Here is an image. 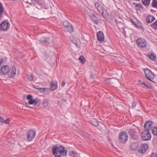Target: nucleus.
Segmentation results:
<instances>
[{
  "label": "nucleus",
  "instance_id": "36",
  "mask_svg": "<svg viewBox=\"0 0 157 157\" xmlns=\"http://www.w3.org/2000/svg\"><path fill=\"white\" fill-rule=\"evenodd\" d=\"M72 41L77 47H78L77 42L76 40H72Z\"/></svg>",
  "mask_w": 157,
  "mask_h": 157
},
{
  "label": "nucleus",
  "instance_id": "4",
  "mask_svg": "<svg viewBox=\"0 0 157 157\" xmlns=\"http://www.w3.org/2000/svg\"><path fill=\"white\" fill-rule=\"evenodd\" d=\"M141 136L142 139L144 140H150L151 138V135L149 130L145 129L141 133Z\"/></svg>",
  "mask_w": 157,
  "mask_h": 157
},
{
  "label": "nucleus",
  "instance_id": "28",
  "mask_svg": "<svg viewBox=\"0 0 157 157\" xmlns=\"http://www.w3.org/2000/svg\"><path fill=\"white\" fill-rule=\"evenodd\" d=\"M101 13L103 16L105 18H107L108 17V13L104 10V9L101 12Z\"/></svg>",
  "mask_w": 157,
  "mask_h": 157
},
{
  "label": "nucleus",
  "instance_id": "18",
  "mask_svg": "<svg viewBox=\"0 0 157 157\" xmlns=\"http://www.w3.org/2000/svg\"><path fill=\"white\" fill-rule=\"evenodd\" d=\"M139 144L138 143H132L131 146V149L133 151H136L138 147Z\"/></svg>",
  "mask_w": 157,
  "mask_h": 157
},
{
  "label": "nucleus",
  "instance_id": "43",
  "mask_svg": "<svg viewBox=\"0 0 157 157\" xmlns=\"http://www.w3.org/2000/svg\"><path fill=\"white\" fill-rule=\"evenodd\" d=\"M66 102L65 100L64 99H61V101H59V103L62 102V103H63V102Z\"/></svg>",
  "mask_w": 157,
  "mask_h": 157
},
{
  "label": "nucleus",
  "instance_id": "24",
  "mask_svg": "<svg viewBox=\"0 0 157 157\" xmlns=\"http://www.w3.org/2000/svg\"><path fill=\"white\" fill-rule=\"evenodd\" d=\"M49 105L48 101L47 99H44L43 103V105L44 107H45L48 106Z\"/></svg>",
  "mask_w": 157,
  "mask_h": 157
},
{
  "label": "nucleus",
  "instance_id": "42",
  "mask_svg": "<svg viewBox=\"0 0 157 157\" xmlns=\"http://www.w3.org/2000/svg\"><path fill=\"white\" fill-rule=\"evenodd\" d=\"M4 121V119L3 118L0 116V122L3 123Z\"/></svg>",
  "mask_w": 157,
  "mask_h": 157
},
{
  "label": "nucleus",
  "instance_id": "44",
  "mask_svg": "<svg viewBox=\"0 0 157 157\" xmlns=\"http://www.w3.org/2000/svg\"><path fill=\"white\" fill-rule=\"evenodd\" d=\"M5 61L4 59H1L0 60V66L1 64L3 63V62Z\"/></svg>",
  "mask_w": 157,
  "mask_h": 157
},
{
  "label": "nucleus",
  "instance_id": "11",
  "mask_svg": "<svg viewBox=\"0 0 157 157\" xmlns=\"http://www.w3.org/2000/svg\"><path fill=\"white\" fill-rule=\"evenodd\" d=\"M97 37L98 41L101 43L104 40L105 37L104 33L101 31H99L97 33Z\"/></svg>",
  "mask_w": 157,
  "mask_h": 157
},
{
  "label": "nucleus",
  "instance_id": "13",
  "mask_svg": "<svg viewBox=\"0 0 157 157\" xmlns=\"http://www.w3.org/2000/svg\"><path fill=\"white\" fill-rule=\"evenodd\" d=\"M10 73L9 75V77L10 78L14 77L16 74V71L15 67H14L12 66L11 68L10 69Z\"/></svg>",
  "mask_w": 157,
  "mask_h": 157
},
{
  "label": "nucleus",
  "instance_id": "31",
  "mask_svg": "<svg viewBox=\"0 0 157 157\" xmlns=\"http://www.w3.org/2000/svg\"><path fill=\"white\" fill-rule=\"evenodd\" d=\"M114 79L113 78H107L105 80V81L108 82L110 83H113V81Z\"/></svg>",
  "mask_w": 157,
  "mask_h": 157
},
{
  "label": "nucleus",
  "instance_id": "14",
  "mask_svg": "<svg viewBox=\"0 0 157 157\" xmlns=\"http://www.w3.org/2000/svg\"><path fill=\"white\" fill-rule=\"evenodd\" d=\"M153 123L152 121H147L144 125L145 129L149 130L150 128L151 127Z\"/></svg>",
  "mask_w": 157,
  "mask_h": 157
},
{
  "label": "nucleus",
  "instance_id": "3",
  "mask_svg": "<svg viewBox=\"0 0 157 157\" xmlns=\"http://www.w3.org/2000/svg\"><path fill=\"white\" fill-rule=\"evenodd\" d=\"M146 77L149 80L154 82L152 79L155 78L154 74L149 69L146 68L144 69Z\"/></svg>",
  "mask_w": 157,
  "mask_h": 157
},
{
  "label": "nucleus",
  "instance_id": "40",
  "mask_svg": "<svg viewBox=\"0 0 157 157\" xmlns=\"http://www.w3.org/2000/svg\"><path fill=\"white\" fill-rule=\"evenodd\" d=\"M150 157H157V154L156 153H152L151 154Z\"/></svg>",
  "mask_w": 157,
  "mask_h": 157
},
{
  "label": "nucleus",
  "instance_id": "12",
  "mask_svg": "<svg viewBox=\"0 0 157 157\" xmlns=\"http://www.w3.org/2000/svg\"><path fill=\"white\" fill-rule=\"evenodd\" d=\"M9 27V23L6 21H3L1 24L0 28L2 30H6Z\"/></svg>",
  "mask_w": 157,
  "mask_h": 157
},
{
  "label": "nucleus",
  "instance_id": "16",
  "mask_svg": "<svg viewBox=\"0 0 157 157\" xmlns=\"http://www.w3.org/2000/svg\"><path fill=\"white\" fill-rule=\"evenodd\" d=\"M94 4L95 6L96 7L99 12L100 13H101V12L103 11L104 9L103 7L97 2H95Z\"/></svg>",
  "mask_w": 157,
  "mask_h": 157
},
{
  "label": "nucleus",
  "instance_id": "27",
  "mask_svg": "<svg viewBox=\"0 0 157 157\" xmlns=\"http://www.w3.org/2000/svg\"><path fill=\"white\" fill-rule=\"evenodd\" d=\"M90 123L92 124L95 126H97L99 125L98 122L95 120L93 121L91 120Z\"/></svg>",
  "mask_w": 157,
  "mask_h": 157
},
{
  "label": "nucleus",
  "instance_id": "15",
  "mask_svg": "<svg viewBox=\"0 0 157 157\" xmlns=\"http://www.w3.org/2000/svg\"><path fill=\"white\" fill-rule=\"evenodd\" d=\"M155 19L154 16L149 15L147 17L146 20L147 23H150L153 21Z\"/></svg>",
  "mask_w": 157,
  "mask_h": 157
},
{
  "label": "nucleus",
  "instance_id": "7",
  "mask_svg": "<svg viewBox=\"0 0 157 157\" xmlns=\"http://www.w3.org/2000/svg\"><path fill=\"white\" fill-rule=\"evenodd\" d=\"M128 133L132 139L137 140L139 138L138 136L136 134V132L134 129H130L128 131Z\"/></svg>",
  "mask_w": 157,
  "mask_h": 157
},
{
  "label": "nucleus",
  "instance_id": "2",
  "mask_svg": "<svg viewBox=\"0 0 157 157\" xmlns=\"http://www.w3.org/2000/svg\"><path fill=\"white\" fill-rule=\"evenodd\" d=\"M118 139L119 142L125 143L128 139L127 133L124 132H120L119 134Z\"/></svg>",
  "mask_w": 157,
  "mask_h": 157
},
{
  "label": "nucleus",
  "instance_id": "10",
  "mask_svg": "<svg viewBox=\"0 0 157 157\" xmlns=\"http://www.w3.org/2000/svg\"><path fill=\"white\" fill-rule=\"evenodd\" d=\"M10 71V68L8 66L5 65L1 69L0 73L2 75L6 74Z\"/></svg>",
  "mask_w": 157,
  "mask_h": 157
},
{
  "label": "nucleus",
  "instance_id": "30",
  "mask_svg": "<svg viewBox=\"0 0 157 157\" xmlns=\"http://www.w3.org/2000/svg\"><path fill=\"white\" fill-rule=\"evenodd\" d=\"M151 26L155 29H157V20L151 25Z\"/></svg>",
  "mask_w": 157,
  "mask_h": 157
},
{
  "label": "nucleus",
  "instance_id": "39",
  "mask_svg": "<svg viewBox=\"0 0 157 157\" xmlns=\"http://www.w3.org/2000/svg\"><path fill=\"white\" fill-rule=\"evenodd\" d=\"M28 78L31 81H32L33 80V77L32 75L29 76Z\"/></svg>",
  "mask_w": 157,
  "mask_h": 157
},
{
  "label": "nucleus",
  "instance_id": "25",
  "mask_svg": "<svg viewBox=\"0 0 157 157\" xmlns=\"http://www.w3.org/2000/svg\"><path fill=\"white\" fill-rule=\"evenodd\" d=\"M69 154L70 155H73L74 157H77L78 155V154L76 153L74 151H72L71 152H69Z\"/></svg>",
  "mask_w": 157,
  "mask_h": 157
},
{
  "label": "nucleus",
  "instance_id": "48",
  "mask_svg": "<svg viewBox=\"0 0 157 157\" xmlns=\"http://www.w3.org/2000/svg\"><path fill=\"white\" fill-rule=\"evenodd\" d=\"M90 77L92 78H93V75H91L90 76Z\"/></svg>",
  "mask_w": 157,
  "mask_h": 157
},
{
  "label": "nucleus",
  "instance_id": "47",
  "mask_svg": "<svg viewBox=\"0 0 157 157\" xmlns=\"http://www.w3.org/2000/svg\"><path fill=\"white\" fill-rule=\"evenodd\" d=\"M32 1H38V0H31Z\"/></svg>",
  "mask_w": 157,
  "mask_h": 157
},
{
  "label": "nucleus",
  "instance_id": "29",
  "mask_svg": "<svg viewBox=\"0 0 157 157\" xmlns=\"http://www.w3.org/2000/svg\"><path fill=\"white\" fill-rule=\"evenodd\" d=\"M151 5L153 7L157 8V0H153L151 3Z\"/></svg>",
  "mask_w": 157,
  "mask_h": 157
},
{
  "label": "nucleus",
  "instance_id": "46",
  "mask_svg": "<svg viewBox=\"0 0 157 157\" xmlns=\"http://www.w3.org/2000/svg\"><path fill=\"white\" fill-rule=\"evenodd\" d=\"M65 85V82H64V81H63L61 83L62 86H64Z\"/></svg>",
  "mask_w": 157,
  "mask_h": 157
},
{
  "label": "nucleus",
  "instance_id": "35",
  "mask_svg": "<svg viewBox=\"0 0 157 157\" xmlns=\"http://www.w3.org/2000/svg\"><path fill=\"white\" fill-rule=\"evenodd\" d=\"M3 123H5V124H8L10 123V121L9 118H7L5 121L4 120V121L3 122Z\"/></svg>",
  "mask_w": 157,
  "mask_h": 157
},
{
  "label": "nucleus",
  "instance_id": "34",
  "mask_svg": "<svg viewBox=\"0 0 157 157\" xmlns=\"http://www.w3.org/2000/svg\"><path fill=\"white\" fill-rule=\"evenodd\" d=\"M136 6L137 7V9L139 10H140L142 8V5L140 3L136 4Z\"/></svg>",
  "mask_w": 157,
  "mask_h": 157
},
{
  "label": "nucleus",
  "instance_id": "41",
  "mask_svg": "<svg viewBox=\"0 0 157 157\" xmlns=\"http://www.w3.org/2000/svg\"><path fill=\"white\" fill-rule=\"evenodd\" d=\"M142 84L145 86L147 88H149L150 87L148 85H147L145 82H143L142 83Z\"/></svg>",
  "mask_w": 157,
  "mask_h": 157
},
{
  "label": "nucleus",
  "instance_id": "5",
  "mask_svg": "<svg viewBox=\"0 0 157 157\" xmlns=\"http://www.w3.org/2000/svg\"><path fill=\"white\" fill-rule=\"evenodd\" d=\"M136 43L139 47L143 48L146 46L147 42L144 39L139 38L137 40Z\"/></svg>",
  "mask_w": 157,
  "mask_h": 157
},
{
  "label": "nucleus",
  "instance_id": "8",
  "mask_svg": "<svg viewBox=\"0 0 157 157\" xmlns=\"http://www.w3.org/2000/svg\"><path fill=\"white\" fill-rule=\"evenodd\" d=\"M148 149V146L147 144H143L140 146L138 150V152L140 153L144 154L146 152Z\"/></svg>",
  "mask_w": 157,
  "mask_h": 157
},
{
  "label": "nucleus",
  "instance_id": "9",
  "mask_svg": "<svg viewBox=\"0 0 157 157\" xmlns=\"http://www.w3.org/2000/svg\"><path fill=\"white\" fill-rule=\"evenodd\" d=\"M65 31L71 33L74 31V29L71 24L70 23L67 22V24L64 25Z\"/></svg>",
  "mask_w": 157,
  "mask_h": 157
},
{
  "label": "nucleus",
  "instance_id": "38",
  "mask_svg": "<svg viewBox=\"0 0 157 157\" xmlns=\"http://www.w3.org/2000/svg\"><path fill=\"white\" fill-rule=\"evenodd\" d=\"M32 95L30 94L28 95L27 97V98L28 100H30L31 99H32Z\"/></svg>",
  "mask_w": 157,
  "mask_h": 157
},
{
  "label": "nucleus",
  "instance_id": "20",
  "mask_svg": "<svg viewBox=\"0 0 157 157\" xmlns=\"http://www.w3.org/2000/svg\"><path fill=\"white\" fill-rule=\"evenodd\" d=\"M91 17L93 21L95 24H97L99 21L98 19L94 14H92Z\"/></svg>",
  "mask_w": 157,
  "mask_h": 157
},
{
  "label": "nucleus",
  "instance_id": "1",
  "mask_svg": "<svg viewBox=\"0 0 157 157\" xmlns=\"http://www.w3.org/2000/svg\"><path fill=\"white\" fill-rule=\"evenodd\" d=\"M52 151L53 155H55V157H61L62 155H65L67 153L64 147L62 146H59L58 147L56 146H53Z\"/></svg>",
  "mask_w": 157,
  "mask_h": 157
},
{
  "label": "nucleus",
  "instance_id": "21",
  "mask_svg": "<svg viewBox=\"0 0 157 157\" xmlns=\"http://www.w3.org/2000/svg\"><path fill=\"white\" fill-rule=\"evenodd\" d=\"M4 9L2 3L0 2V17H1L4 12Z\"/></svg>",
  "mask_w": 157,
  "mask_h": 157
},
{
  "label": "nucleus",
  "instance_id": "32",
  "mask_svg": "<svg viewBox=\"0 0 157 157\" xmlns=\"http://www.w3.org/2000/svg\"><path fill=\"white\" fill-rule=\"evenodd\" d=\"M152 133L155 135L157 136V127L153 128L152 130Z\"/></svg>",
  "mask_w": 157,
  "mask_h": 157
},
{
  "label": "nucleus",
  "instance_id": "49",
  "mask_svg": "<svg viewBox=\"0 0 157 157\" xmlns=\"http://www.w3.org/2000/svg\"><path fill=\"white\" fill-rule=\"evenodd\" d=\"M133 24H134V25H135L136 26H137V25L135 24H134V23H133Z\"/></svg>",
  "mask_w": 157,
  "mask_h": 157
},
{
  "label": "nucleus",
  "instance_id": "33",
  "mask_svg": "<svg viewBox=\"0 0 157 157\" xmlns=\"http://www.w3.org/2000/svg\"><path fill=\"white\" fill-rule=\"evenodd\" d=\"M79 59L82 63H83L85 61V58L83 56H81L80 57Z\"/></svg>",
  "mask_w": 157,
  "mask_h": 157
},
{
  "label": "nucleus",
  "instance_id": "22",
  "mask_svg": "<svg viewBox=\"0 0 157 157\" xmlns=\"http://www.w3.org/2000/svg\"><path fill=\"white\" fill-rule=\"evenodd\" d=\"M28 103L29 105H36L37 104V102L36 99L34 100L32 99L29 101Z\"/></svg>",
  "mask_w": 157,
  "mask_h": 157
},
{
  "label": "nucleus",
  "instance_id": "45",
  "mask_svg": "<svg viewBox=\"0 0 157 157\" xmlns=\"http://www.w3.org/2000/svg\"><path fill=\"white\" fill-rule=\"evenodd\" d=\"M39 89H40V90L42 91H45V88H38Z\"/></svg>",
  "mask_w": 157,
  "mask_h": 157
},
{
  "label": "nucleus",
  "instance_id": "19",
  "mask_svg": "<svg viewBox=\"0 0 157 157\" xmlns=\"http://www.w3.org/2000/svg\"><path fill=\"white\" fill-rule=\"evenodd\" d=\"M50 38H48L46 39L44 37H43L40 39V41L42 43L46 42L48 44H50L52 42V41L51 40V41H50Z\"/></svg>",
  "mask_w": 157,
  "mask_h": 157
},
{
  "label": "nucleus",
  "instance_id": "23",
  "mask_svg": "<svg viewBox=\"0 0 157 157\" xmlns=\"http://www.w3.org/2000/svg\"><path fill=\"white\" fill-rule=\"evenodd\" d=\"M142 3L145 6H148L150 2V0H142Z\"/></svg>",
  "mask_w": 157,
  "mask_h": 157
},
{
  "label": "nucleus",
  "instance_id": "6",
  "mask_svg": "<svg viewBox=\"0 0 157 157\" xmlns=\"http://www.w3.org/2000/svg\"><path fill=\"white\" fill-rule=\"evenodd\" d=\"M35 132L33 130L29 131L27 133V139L29 141H32L35 137Z\"/></svg>",
  "mask_w": 157,
  "mask_h": 157
},
{
  "label": "nucleus",
  "instance_id": "50",
  "mask_svg": "<svg viewBox=\"0 0 157 157\" xmlns=\"http://www.w3.org/2000/svg\"><path fill=\"white\" fill-rule=\"evenodd\" d=\"M136 1H140V0H136Z\"/></svg>",
  "mask_w": 157,
  "mask_h": 157
},
{
  "label": "nucleus",
  "instance_id": "37",
  "mask_svg": "<svg viewBox=\"0 0 157 157\" xmlns=\"http://www.w3.org/2000/svg\"><path fill=\"white\" fill-rule=\"evenodd\" d=\"M136 103L135 101L133 102V103L132 104V105L131 106V108L132 109L134 108L136 105Z\"/></svg>",
  "mask_w": 157,
  "mask_h": 157
},
{
  "label": "nucleus",
  "instance_id": "17",
  "mask_svg": "<svg viewBox=\"0 0 157 157\" xmlns=\"http://www.w3.org/2000/svg\"><path fill=\"white\" fill-rule=\"evenodd\" d=\"M58 87L57 83L56 82H52L50 85L51 90H55L57 89Z\"/></svg>",
  "mask_w": 157,
  "mask_h": 157
},
{
  "label": "nucleus",
  "instance_id": "26",
  "mask_svg": "<svg viewBox=\"0 0 157 157\" xmlns=\"http://www.w3.org/2000/svg\"><path fill=\"white\" fill-rule=\"evenodd\" d=\"M149 57L151 60H154L156 58L155 54L154 53H151L150 55L149 56Z\"/></svg>",
  "mask_w": 157,
  "mask_h": 157
}]
</instances>
